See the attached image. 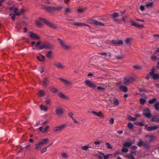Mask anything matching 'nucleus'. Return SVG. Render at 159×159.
<instances>
[{"label": "nucleus", "instance_id": "nucleus-1", "mask_svg": "<svg viewBox=\"0 0 159 159\" xmlns=\"http://www.w3.org/2000/svg\"><path fill=\"white\" fill-rule=\"evenodd\" d=\"M41 42L39 41L35 45V48L33 47V49L42 50L43 48L51 49L53 48V46L52 44L48 42L44 43L40 45Z\"/></svg>", "mask_w": 159, "mask_h": 159}, {"label": "nucleus", "instance_id": "nucleus-2", "mask_svg": "<svg viewBox=\"0 0 159 159\" xmlns=\"http://www.w3.org/2000/svg\"><path fill=\"white\" fill-rule=\"evenodd\" d=\"M137 145L139 147L143 146V148L145 149L149 150L151 148L149 142L148 141H143L141 139L139 140Z\"/></svg>", "mask_w": 159, "mask_h": 159}, {"label": "nucleus", "instance_id": "nucleus-3", "mask_svg": "<svg viewBox=\"0 0 159 159\" xmlns=\"http://www.w3.org/2000/svg\"><path fill=\"white\" fill-rule=\"evenodd\" d=\"M57 39L61 47L64 49L69 50L71 49V46L67 45L63 40L59 38H57Z\"/></svg>", "mask_w": 159, "mask_h": 159}, {"label": "nucleus", "instance_id": "nucleus-4", "mask_svg": "<svg viewBox=\"0 0 159 159\" xmlns=\"http://www.w3.org/2000/svg\"><path fill=\"white\" fill-rule=\"evenodd\" d=\"M39 19L44 22L48 26L54 29H56L57 28V26L54 24L51 23L47 20L41 17L39 18Z\"/></svg>", "mask_w": 159, "mask_h": 159}, {"label": "nucleus", "instance_id": "nucleus-5", "mask_svg": "<svg viewBox=\"0 0 159 159\" xmlns=\"http://www.w3.org/2000/svg\"><path fill=\"white\" fill-rule=\"evenodd\" d=\"M50 13H54L55 12H59L61 11L63 8V7L61 5H58L56 7H50Z\"/></svg>", "mask_w": 159, "mask_h": 159}, {"label": "nucleus", "instance_id": "nucleus-6", "mask_svg": "<svg viewBox=\"0 0 159 159\" xmlns=\"http://www.w3.org/2000/svg\"><path fill=\"white\" fill-rule=\"evenodd\" d=\"M135 80V79L133 77H125L124 78L123 83L124 85H128Z\"/></svg>", "mask_w": 159, "mask_h": 159}, {"label": "nucleus", "instance_id": "nucleus-7", "mask_svg": "<svg viewBox=\"0 0 159 159\" xmlns=\"http://www.w3.org/2000/svg\"><path fill=\"white\" fill-rule=\"evenodd\" d=\"M66 126L65 124L60 125L59 126H56L53 129V131L55 133L60 131L64 129Z\"/></svg>", "mask_w": 159, "mask_h": 159}, {"label": "nucleus", "instance_id": "nucleus-8", "mask_svg": "<svg viewBox=\"0 0 159 159\" xmlns=\"http://www.w3.org/2000/svg\"><path fill=\"white\" fill-rule=\"evenodd\" d=\"M99 153L100 155H96L98 159H107L109 157L112 155L111 154H108L105 155L104 153L101 152H99Z\"/></svg>", "mask_w": 159, "mask_h": 159}, {"label": "nucleus", "instance_id": "nucleus-9", "mask_svg": "<svg viewBox=\"0 0 159 159\" xmlns=\"http://www.w3.org/2000/svg\"><path fill=\"white\" fill-rule=\"evenodd\" d=\"M84 83L87 86L93 89H95L97 86L94 83L89 80H86Z\"/></svg>", "mask_w": 159, "mask_h": 159}, {"label": "nucleus", "instance_id": "nucleus-10", "mask_svg": "<svg viewBox=\"0 0 159 159\" xmlns=\"http://www.w3.org/2000/svg\"><path fill=\"white\" fill-rule=\"evenodd\" d=\"M89 23H90L92 24H94L96 25H99L103 26L104 25V24L99 21H97L96 20H87Z\"/></svg>", "mask_w": 159, "mask_h": 159}, {"label": "nucleus", "instance_id": "nucleus-11", "mask_svg": "<svg viewBox=\"0 0 159 159\" xmlns=\"http://www.w3.org/2000/svg\"><path fill=\"white\" fill-rule=\"evenodd\" d=\"M143 115L149 118L151 116V114L150 113L149 109L147 108L144 109L143 111Z\"/></svg>", "mask_w": 159, "mask_h": 159}, {"label": "nucleus", "instance_id": "nucleus-12", "mask_svg": "<svg viewBox=\"0 0 159 159\" xmlns=\"http://www.w3.org/2000/svg\"><path fill=\"white\" fill-rule=\"evenodd\" d=\"M110 43L116 45H122L123 44V42L122 40H111Z\"/></svg>", "mask_w": 159, "mask_h": 159}, {"label": "nucleus", "instance_id": "nucleus-13", "mask_svg": "<svg viewBox=\"0 0 159 159\" xmlns=\"http://www.w3.org/2000/svg\"><path fill=\"white\" fill-rule=\"evenodd\" d=\"M29 36L31 38L35 40L40 39V37L35 33L31 32H29Z\"/></svg>", "mask_w": 159, "mask_h": 159}, {"label": "nucleus", "instance_id": "nucleus-14", "mask_svg": "<svg viewBox=\"0 0 159 159\" xmlns=\"http://www.w3.org/2000/svg\"><path fill=\"white\" fill-rule=\"evenodd\" d=\"M144 138H149V140L148 142H153L155 141V139L156 138V137L155 136L153 135H148V134H146Z\"/></svg>", "mask_w": 159, "mask_h": 159}, {"label": "nucleus", "instance_id": "nucleus-15", "mask_svg": "<svg viewBox=\"0 0 159 159\" xmlns=\"http://www.w3.org/2000/svg\"><path fill=\"white\" fill-rule=\"evenodd\" d=\"M56 113L58 116L62 115L64 113L63 110L60 107H57L56 110Z\"/></svg>", "mask_w": 159, "mask_h": 159}, {"label": "nucleus", "instance_id": "nucleus-16", "mask_svg": "<svg viewBox=\"0 0 159 159\" xmlns=\"http://www.w3.org/2000/svg\"><path fill=\"white\" fill-rule=\"evenodd\" d=\"M133 40V39L132 38L129 37L126 38L124 42L126 45L130 46L131 44V43Z\"/></svg>", "mask_w": 159, "mask_h": 159}, {"label": "nucleus", "instance_id": "nucleus-17", "mask_svg": "<svg viewBox=\"0 0 159 159\" xmlns=\"http://www.w3.org/2000/svg\"><path fill=\"white\" fill-rule=\"evenodd\" d=\"M49 78L46 77L43 78V86L44 87H47L49 84Z\"/></svg>", "mask_w": 159, "mask_h": 159}, {"label": "nucleus", "instance_id": "nucleus-18", "mask_svg": "<svg viewBox=\"0 0 159 159\" xmlns=\"http://www.w3.org/2000/svg\"><path fill=\"white\" fill-rule=\"evenodd\" d=\"M59 80L67 86H71L72 85V83L70 81L61 78H60Z\"/></svg>", "mask_w": 159, "mask_h": 159}, {"label": "nucleus", "instance_id": "nucleus-19", "mask_svg": "<svg viewBox=\"0 0 159 159\" xmlns=\"http://www.w3.org/2000/svg\"><path fill=\"white\" fill-rule=\"evenodd\" d=\"M58 95L59 96L62 98L64 99H65L68 100L69 99V97L63 94L61 92H60L58 93Z\"/></svg>", "mask_w": 159, "mask_h": 159}, {"label": "nucleus", "instance_id": "nucleus-20", "mask_svg": "<svg viewBox=\"0 0 159 159\" xmlns=\"http://www.w3.org/2000/svg\"><path fill=\"white\" fill-rule=\"evenodd\" d=\"M54 65L59 69H63L64 68V66L61 65V62H55Z\"/></svg>", "mask_w": 159, "mask_h": 159}, {"label": "nucleus", "instance_id": "nucleus-21", "mask_svg": "<svg viewBox=\"0 0 159 159\" xmlns=\"http://www.w3.org/2000/svg\"><path fill=\"white\" fill-rule=\"evenodd\" d=\"M91 112L93 114L95 115H96L97 116L99 117H103V114L100 111L98 112H96L95 111H91Z\"/></svg>", "mask_w": 159, "mask_h": 159}, {"label": "nucleus", "instance_id": "nucleus-22", "mask_svg": "<svg viewBox=\"0 0 159 159\" xmlns=\"http://www.w3.org/2000/svg\"><path fill=\"white\" fill-rule=\"evenodd\" d=\"M48 138L42 139L39 141L40 143L43 146V145L46 144L48 141Z\"/></svg>", "mask_w": 159, "mask_h": 159}, {"label": "nucleus", "instance_id": "nucleus-23", "mask_svg": "<svg viewBox=\"0 0 159 159\" xmlns=\"http://www.w3.org/2000/svg\"><path fill=\"white\" fill-rule=\"evenodd\" d=\"M40 56H38L37 57V59L40 61L43 62L44 61L45 58V57L42 55L41 54H39Z\"/></svg>", "mask_w": 159, "mask_h": 159}, {"label": "nucleus", "instance_id": "nucleus-24", "mask_svg": "<svg viewBox=\"0 0 159 159\" xmlns=\"http://www.w3.org/2000/svg\"><path fill=\"white\" fill-rule=\"evenodd\" d=\"M158 128V127L157 126H152L151 127H146V129L148 131H151L156 130Z\"/></svg>", "mask_w": 159, "mask_h": 159}, {"label": "nucleus", "instance_id": "nucleus-25", "mask_svg": "<svg viewBox=\"0 0 159 159\" xmlns=\"http://www.w3.org/2000/svg\"><path fill=\"white\" fill-rule=\"evenodd\" d=\"M74 25L75 26H87L88 27H89V26L86 24L84 23H74Z\"/></svg>", "mask_w": 159, "mask_h": 159}, {"label": "nucleus", "instance_id": "nucleus-26", "mask_svg": "<svg viewBox=\"0 0 159 159\" xmlns=\"http://www.w3.org/2000/svg\"><path fill=\"white\" fill-rule=\"evenodd\" d=\"M61 157L64 158L68 159L69 157L68 154L66 152H62L61 153Z\"/></svg>", "mask_w": 159, "mask_h": 159}, {"label": "nucleus", "instance_id": "nucleus-27", "mask_svg": "<svg viewBox=\"0 0 159 159\" xmlns=\"http://www.w3.org/2000/svg\"><path fill=\"white\" fill-rule=\"evenodd\" d=\"M133 68L136 70H141L143 69V66L138 65H134L133 66Z\"/></svg>", "mask_w": 159, "mask_h": 159}, {"label": "nucleus", "instance_id": "nucleus-28", "mask_svg": "<svg viewBox=\"0 0 159 159\" xmlns=\"http://www.w3.org/2000/svg\"><path fill=\"white\" fill-rule=\"evenodd\" d=\"M119 89L125 92H126L128 91L127 88L124 86H120L119 87Z\"/></svg>", "mask_w": 159, "mask_h": 159}, {"label": "nucleus", "instance_id": "nucleus-29", "mask_svg": "<svg viewBox=\"0 0 159 159\" xmlns=\"http://www.w3.org/2000/svg\"><path fill=\"white\" fill-rule=\"evenodd\" d=\"M71 9L70 8L66 7L65 8L64 14L67 15L69 13H71Z\"/></svg>", "mask_w": 159, "mask_h": 159}, {"label": "nucleus", "instance_id": "nucleus-30", "mask_svg": "<svg viewBox=\"0 0 159 159\" xmlns=\"http://www.w3.org/2000/svg\"><path fill=\"white\" fill-rule=\"evenodd\" d=\"M132 144V142H125L123 144V146L124 147H129Z\"/></svg>", "mask_w": 159, "mask_h": 159}, {"label": "nucleus", "instance_id": "nucleus-31", "mask_svg": "<svg viewBox=\"0 0 159 159\" xmlns=\"http://www.w3.org/2000/svg\"><path fill=\"white\" fill-rule=\"evenodd\" d=\"M42 146V145L39 142V141L38 143L35 144L34 148L35 149L38 150Z\"/></svg>", "mask_w": 159, "mask_h": 159}, {"label": "nucleus", "instance_id": "nucleus-32", "mask_svg": "<svg viewBox=\"0 0 159 159\" xmlns=\"http://www.w3.org/2000/svg\"><path fill=\"white\" fill-rule=\"evenodd\" d=\"M40 108L41 110L44 111H47L48 110V108L47 107H46L42 104L40 105Z\"/></svg>", "mask_w": 159, "mask_h": 159}, {"label": "nucleus", "instance_id": "nucleus-33", "mask_svg": "<svg viewBox=\"0 0 159 159\" xmlns=\"http://www.w3.org/2000/svg\"><path fill=\"white\" fill-rule=\"evenodd\" d=\"M39 96L40 97H41V98L43 97H44V96H45V92L43 90H39Z\"/></svg>", "mask_w": 159, "mask_h": 159}, {"label": "nucleus", "instance_id": "nucleus-34", "mask_svg": "<svg viewBox=\"0 0 159 159\" xmlns=\"http://www.w3.org/2000/svg\"><path fill=\"white\" fill-rule=\"evenodd\" d=\"M155 80H156L159 79V75L157 74H153V75H150Z\"/></svg>", "mask_w": 159, "mask_h": 159}, {"label": "nucleus", "instance_id": "nucleus-35", "mask_svg": "<svg viewBox=\"0 0 159 159\" xmlns=\"http://www.w3.org/2000/svg\"><path fill=\"white\" fill-rule=\"evenodd\" d=\"M130 22L131 23V25L137 27L138 24L133 20H130Z\"/></svg>", "mask_w": 159, "mask_h": 159}, {"label": "nucleus", "instance_id": "nucleus-36", "mask_svg": "<svg viewBox=\"0 0 159 159\" xmlns=\"http://www.w3.org/2000/svg\"><path fill=\"white\" fill-rule=\"evenodd\" d=\"M50 90L52 93H56L58 92V90L55 88L51 87L50 88Z\"/></svg>", "mask_w": 159, "mask_h": 159}, {"label": "nucleus", "instance_id": "nucleus-37", "mask_svg": "<svg viewBox=\"0 0 159 159\" xmlns=\"http://www.w3.org/2000/svg\"><path fill=\"white\" fill-rule=\"evenodd\" d=\"M153 3L152 2H150L147 3L145 5V6L148 8H151L152 7Z\"/></svg>", "mask_w": 159, "mask_h": 159}, {"label": "nucleus", "instance_id": "nucleus-38", "mask_svg": "<svg viewBox=\"0 0 159 159\" xmlns=\"http://www.w3.org/2000/svg\"><path fill=\"white\" fill-rule=\"evenodd\" d=\"M156 110L158 111L159 110V102H157L154 105Z\"/></svg>", "mask_w": 159, "mask_h": 159}, {"label": "nucleus", "instance_id": "nucleus-39", "mask_svg": "<svg viewBox=\"0 0 159 159\" xmlns=\"http://www.w3.org/2000/svg\"><path fill=\"white\" fill-rule=\"evenodd\" d=\"M52 54V51H48L47 52L46 56L50 58L51 57Z\"/></svg>", "mask_w": 159, "mask_h": 159}, {"label": "nucleus", "instance_id": "nucleus-40", "mask_svg": "<svg viewBox=\"0 0 159 159\" xmlns=\"http://www.w3.org/2000/svg\"><path fill=\"white\" fill-rule=\"evenodd\" d=\"M127 118L129 120L133 121H135L136 120V117H133L132 116H130L129 115Z\"/></svg>", "mask_w": 159, "mask_h": 159}, {"label": "nucleus", "instance_id": "nucleus-41", "mask_svg": "<svg viewBox=\"0 0 159 159\" xmlns=\"http://www.w3.org/2000/svg\"><path fill=\"white\" fill-rule=\"evenodd\" d=\"M42 7L43 8L45 9L48 12L50 13V7H46L45 5H43Z\"/></svg>", "mask_w": 159, "mask_h": 159}, {"label": "nucleus", "instance_id": "nucleus-42", "mask_svg": "<svg viewBox=\"0 0 159 159\" xmlns=\"http://www.w3.org/2000/svg\"><path fill=\"white\" fill-rule=\"evenodd\" d=\"M151 121H154L155 122H157L158 121H159V118H157L156 117H153L151 120Z\"/></svg>", "mask_w": 159, "mask_h": 159}, {"label": "nucleus", "instance_id": "nucleus-43", "mask_svg": "<svg viewBox=\"0 0 159 159\" xmlns=\"http://www.w3.org/2000/svg\"><path fill=\"white\" fill-rule=\"evenodd\" d=\"M36 25L39 27H41L43 25L42 23L39 21L37 20L36 22Z\"/></svg>", "mask_w": 159, "mask_h": 159}, {"label": "nucleus", "instance_id": "nucleus-44", "mask_svg": "<svg viewBox=\"0 0 159 159\" xmlns=\"http://www.w3.org/2000/svg\"><path fill=\"white\" fill-rule=\"evenodd\" d=\"M46 99V100L45 101V102L46 103V104L47 105H48L50 104V103L51 102V100L50 99L48 98L47 97H46L45 98Z\"/></svg>", "mask_w": 159, "mask_h": 159}, {"label": "nucleus", "instance_id": "nucleus-45", "mask_svg": "<svg viewBox=\"0 0 159 159\" xmlns=\"http://www.w3.org/2000/svg\"><path fill=\"white\" fill-rule=\"evenodd\" d=\"M151 59L152 60L154 61H156L157 60H158L159 61V58L156 56H153L151 57Z\"/></svg>", "mask_w": 159, "mask_h": 159}, {"label": "nucleus", "instance_id": "nucleus-46", "mask_svg": "<svg viewBox=\"0 0 159 159\" xmlns=\"http://www.w3.org/2000/svg\"><path fill=\"white\" fill-rule=\"evenodd\" d=\"M157 100L156 98H153L152 99L150 100L148 102L149 104H152L154 103Z\"/></svg>", "mask_w": 159, "mask_h": 159}, {"label": "nucleus", "instance_id": "nucleus-47", "mask_svg": "<svg viewBox=\"0 0 159 159\" xmlns=\"http://www.w3.org/2000/svg\"><path fill=\"white\" fill-rule=\"evenodd\" d=\"M73 122L75 124H76L78 125H80V122L79 121H78L75 119L74 118H73L72 119Z\"/></svg>", "mask_w": 159, "mask_h": 159}, {"label": "nucleus", "instance_id": "nucleus-48", "mask_svg": "<svg viewBox=\"0 0 159 159\" xmlns=\"http://www.w3.org/2000/svg\"><path fill=\"white\" fill-rule=\"evenodd\" d=\"M97 89L101 92L104 91L105 90V89L104 88L101 87H97Z\"/></svg>", "mask_w": 159, "mask_h": 159}, {"label": "nucleus", "instance_id": "nucleus-49", "mask_svg": "<svg viewBox=\"0 0 159 159\" xmlns=\"http://www.w3.org/2000/svg\"><path fill=\"white\" fill-rule=\"evenodd\" d=\"M89 147L87 146H82L81 147V148L82 149L85 150L87 151L88 149V148Z\"/></svg>", "mask_w": 159, "mask_h": 159}, {"label": "nucleus", "instance_id": "nucleus-50", "mask_svg": "<svg viewBox=\"0 0 159 159\" xmlns=\"http://www.w3.org/2000/svg\"><path fill=\"white\" fill-rule=\"evenodd\" d=\"M134 124L137 125H139L140 126H142L144 125V124L143 123V122H140L136 121L135 122Z\"/></svg>", "mask_w": 159, "mask_h": 159}, {"label": "nucleus", "instance_id": "nucleus-51", "mask_svg": "<svg viewBox=\"0 0 159 159\" xmlns=\"http://www.w3.org/2000/svg\"><path fill=\"white\" fill-rule=\"evenodd\" d=\"M86 9V8H85L84 9L80 8V9H77V11L79 13H81L84 12V10Z\"/></svg>", "mask_w": 159, "mask_h": 159}, {"label": "nucleus", "instance_id": "nucleus-52", "mask_svg": "<svg viewBox=\"0 0 159 159\" xmlns=\"http://www.w3.org/2000/svg\"><path fill=\"white\" fill-rule=\"evenodd\" d=\"M134 125L132 124L131 123H129L128 124V127L130 129H132L133 128Z\"/></svg>", "mask_w": 159, "mask_h": 159}, {"label": "nucleus", "instance_id": "nucleus-53", "mask_svg": "<svg viewBox=\"0 0 159 159\" xmlns=\"http://www.w3.org/2000/svg\"><path fill=\"white\" fill-rule=\"evenodd\" d=\"M114 19L119 16V14L117 12H115L111 15Z\"/></svg>", "mask_w": 159, "mask_h": 159}, {"label": "nucleus", "instance_id": "nucleus-54", "mask_svg": "<svg viewBox=\"0 0 159 159\" xmlns=\"http://www.w3.org/2000/svg\"><path fill=\"white\" fill-rule=\"evenodd\" d=\"M128 151V149L125 148L124 147H123L122 148L121 151L124 153H127Z\"/></svg>", "mask_w": 159, "mask_h": 159}, {"label": "nucleus", "instance_id": "nucleus-55", "mask_svg": "<svg viewBox=\"0 0 159 159\" xmlns=\"http://www.w3.org/2000/svg\"><path fill=\"white\" fill-rule=\"evenodd\" d=\"M119 103L118 99L115 98L114 101V105L117 106L119 105Z\"/></svg>", "mask_w": 159, "mask_h": 159}, {"label": "nucleus", "instance_id": "nucleus-56", "mask_svg": "<svg viewBox=\"0 0 159 159\" xmlns=\"http://www.w3.org/2000/svg\"><path fill=\"white\" fill-rule=\"evenodd\" d=\"M139 101L140 103L142 105H143L145 103L146 100L143 98H141L140 99Z\"/></svg>", "mask_w": 159, "mask_h": 159}, {"label": "nucleus", "instance_id": "nucleus-57", "mask_svg": "<svg viewBox=\"0 0 159 159\" xmlns=\"http://www.w3.org/2000/svg\"><path fill=\"white\" fill-rule=\"evenodd\" d=\"M124 58L123 56L122 55H118L116 56V58L117 60L121 59H123Z\"/></svg>", "mask_w": 159, "mask_h": 159}, {"label": "nucleus", "instance_id": "nucleus-58", "mask_svg": "<svg viewBox=\"0 0 159 159\" xmlns=\"http://www.w3.org/2000/svg\"><path fill=\"white\" fill-rule=\"evenodd\" d=\"M24 10L23 9H21L20 11L19 12H18V13L16 14V16H20V14L24 12Z\"/></svg>", "mask_w": 159, "mask_h": 159}, {"label": "nucleus", "instance_id": "nucleus-59", "mask_svg": "<svg viewBox=\"0 0 159 159\" xmlns=\"http://www.w3.org/2000/svg\"><path fill=\"white\" fill-rule=\"evenodd\" d=\"M106 145L107 146V148L108 149H112V148L110 144L108 143H106Z\"/></svg>", "mask_w": 159, "mask_h": 159}, {"label": "nucleus", "instance_id": "nucleus-60", "mask_svg": "<svg viewBox=\"0 0 159 159\" xmlns=\"http://www.w3.org/2000/svg\"><path fill=\"white\" fill-rule=\"evenodd\" d=\"M47 150V147H45L40 150V152L41 153H43Z\"/></svg>", "mask_w": 159, "mask_h": 159}, {"label": "nucleus", "instance_id": "nucleus-61", "mask_svg": "<svg viewBox=\"0 0 159 159\" xmlns=\"http://www.w3.org/2000/svg\"><path fill=\"white\" fill-rule=\"evenodd\" d=\"M155 70V69L154 68H152L151 70V71L150 72L149 75H153V74L154 73Z\"/></svg>", "mask_w": 159, "mask_h": 159}, {"label": "nucleus", "instance_id": "nucleus-62", "mask_svg": "<svg viewBox=\"0 0 159 159\" xmlns=\"http://www.w3.org/2000/svg\"><path fill=\"white\" fill-rule=\"evenodd\" d=\"M153 36L156 40H157L159 39V35L158 34H154L153 35Z\"/></svg>", "mask_w": 159, "mask_h": 159}, {"label": "nucleus", "instance_id": "nucleus-63", "mask_svg": "<svg viewBox=\"0 0 159 159\" xmlns=\"http://www.w3.org/2000/svg\"><path fill=\"white\" fill-rule=\"evenodd\" d=\"M126 157H128L129 159H135L134 157L132 155H130L126 156Z\"/></svg>", "mask_w": 159, "mask_h": 159}, {"label": "nucleus", "instance_id": "nucleus-64", "mask_svg": "<svg viewBox=\"0 0 159 159\" xmlns=\"http://www.w3.org/2000/svg\"><path fill=\"white\" fill-rule=\"evenodd\" d=\"M49 126H46L44 130L43 131V133H45L47 132L48 129L49 128Z\"/></svg>", "mask_w": 159, "mask_h": 159}]
</instances>
